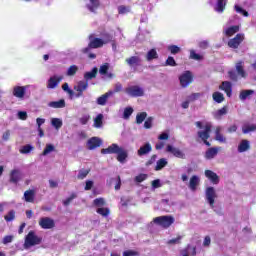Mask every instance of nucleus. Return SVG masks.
Segmentation results:
<instances>
[{"mask_svg":"<svg viewBox=\"0 0 256 256\" xmlns=\"http://www.w3.org/2000/svg\"><path fill=\"white\" fill-rule=\"evenodd\" d=\"M100 37L101 38H97L95 37L94 34H90L88 36V39L90 41L88 43V47L83 48L82 53L87 54L89 53V51H91V49H101L103 45H107L109 43H113V45H115V40H113V35H111L109 32L105 30L102 31L100 33Z\"/></svg>","mask_w":256,"mask_h":256,"instance_id":"nucleus-1","label":"nucleus"},{"mask_svg":"<svg viewBox=\"0 0 256 256\" xmlns=\"http://www.w3.org/2000/svg\"><path fill=\"white\" fill-rule=\"evenodd\" d=\"M101 153L102 155H117V161H119V163H125V161H127V157H129L127 150L119 147V145L115 143L110 145L108 148H103Z\"/></svg>","mask_w":256,"mask_h":256,"instance_id":"nucleus-2","label":"nucleus"},{"mask_svg":"<svg viewBox=\"0 0 256 256\" xmlns=\"http://www.w3.org/2000/svg\"><path fill=\"white\" fill-rule=\"evenodd\" d=\"M195 125L196 127H198V129H204L197 132L199 139L203 141L206 147H211V142H208L209 137H211V129L213 127L211 123H206L205 126L203 127V122L197 121Z\"/></svg>","mask_w":256,"mask_h":256,"instance_id":"nucleus-3","label":"nucleus"},{"mask_svg":"<svg viewBox=\"0 0 256 256\" xmlns=\"http://www.w3.org/2000/svg\"><path fill=\"white\" fill-rule=\"evenodd\" d=\"M153 222L156 225L163 227V229H169V227L175 223V218H173V216H159L154 218Z\"/></svg>","mask_w":256,"mask_h":256,"instance_id":"nucleus-4","label":"nucleus"},{"mask_svg":"<svg viewBox=\"0 0 256 256\" xmlns=\"http://www.w3.org/2000/svg\"><path fill=\"white\" fill-rule=\"evenodd\" d=\"M42 239L35 235L34 231H30L25 238V245L27 247H34V245H40Z\"/></svg>","mask_w":256,"mask_h":256,"instance_id":"nucleus-5","label":"nucleus"},{"mask_svg":"<svg viewBox=\"0 0 256 256\" xmlns=\"http://www.w3.org/2000/svg\"><path fill=\"white\" fill-rule=\"evenodd\" d=\"M205 195H206V201L209 203L210 207L213 209V207H215V199H217V192L215 191V188L212 186L207 187L205 191Z\"/></svg>","mask_w":256,"mask_h":256,"instance_id":"nucleus-6","label":"nucleus"},{"mask_svg":"<svg viewBox=\"0 0 256 256\" xmlns=\"http://www.w3.org/2000/svg\"><path fill=\"white\" fill-rule=\"evenodd\" d=\"M125 93L130 97H143V95H145L143 88L137 85L125 88Z\"/></svg>","mask_w":256,"mask_h":256,"instance_id":"nucleus-7","label":"nucleus"},{"mask_svg":"<svg viewBox=\"0 0 256 256\" xmlns=\"http://www.w3.org/2000/svg\"><path fill=\"white\" fill-rule=\"evenodd\" d=\"M89 89V82L86 80H80L76 86H74V91H77L75 97L79 99V97H83V92Z\"/></svg>","mask_w":256,"mask_h":256,"instance_id":"nucleus-8","label":"nucleus"},{"mask_svg":"<svg viewBox=\"0 0 256 256\" xmlns=\"http://www.w3.org/2000/svg\"><path fill=\"white\" fill-rule=\"evenodd\" d=\"M179 81L181 87H188V85L193 83V74L191 71H185L182 75L179 76Z\"/></svg>","mask_w":256,"mask_h":256,"instance_id":"nucleus-9","label":"nucleus"},{"mask_svg":"<svg viewBox=\"0 0 256 256\" xmlns=\"http://www.w3.org/2000/svg\"><path fill=\"white\" fill-rule=\"evenodd\" d=\"M243 41H245V35L237 34L234 38L228 41V47H230L231 49H239V45H241Z\"/></svg>","mask_w":256,"mask_h":256,"instance_id":"nucleus-10","label":"nucleus"},{"mask_svg":"<svg viewBox=\"0 0 256 256\" xmlns=\"http://www.w3.org/2000/svg\"><path fill=\"white\" fill-rule=\"evenodd\" d=\"M39 226L41 229H53L55 227V220L50 217H42L39 220Z\"/></svg>","mask_w":256,"mask_h":256,"instance_id":"nucleus-11","label":"nucleus"},{"mask_svg":"<svg viewBox=\"0 0 256 256\" xmlns=\"http://www.w3.org/2000/svg\"><path fill=\"white\" fill-rule=\"evenodd\" d=\"M166 151L167 153H171L174 157H177V159H185V153H183L181 149L175 148L172 145H167Z\"/></svg>","mask_w":256,"mask_h":256,"instance_id":"nucleus-12","label":"nucleus"},{"mask_svg":"<svg viewBox=\"0 0 256 256\" xmlns=\"http://www.w3.org/2000/svg\"><path fill=\"white\" fill-rule=\"evenodd\" d=\"M102 144L103 140H101L99 137H92L87 141V149H89V151H93V149H97V147Z\"/></svg>","mask_w":256,"mask_h":256,"instance_id":"nucleus-13","label":"nucleus"},{"mask_svg":"<svg viewBox=\"0 0 256 256\" xmlns=\"http://www.w3.org/2000/svg\"><path fill=\"white\" fill-rule=\"evenodd\" d=\"M220 91H224L227 97H231L233 95V84L229 81H223L219 86Z\"/></svg>","mask_w":256,"mask_h":256,"instance_id":"nucleus-14","label":"nucleus"},{"mask_svg":"<svg viewBox=\"0 0 256 256\" xmlns=\"http://www.w3.org/2000/svg\"><path fill=\"white\" fill-rule=\"evenodd\" d=\"M61 81H63V76L54 75L50 77L48 80L47 89H55V87H57Z\"/></svg>","mask_w":256,"mask_h":256,"instance_id":"nucleus-15","label":"nucleus"},{"mask_svg":"<svg viewBox=\"0 0 256 256\" xmlns=\"http://www.w3.org/2000/svg\"><path fill=\"white\" fill-rule=\"evenodd\" d=\"M125 63L128 64V67H141V57L139 56H130L125 59Z\"/></svg>","mask_w":256,"mask_h":256,"instance_id":"nucleus-16","label":"nucleus"},{"mask_svg":"<svg viewBox=\"0 0 256 256\" xmlns=\"http://www.w3.org/2000/svg\"><path fill=\"white\" fill-rule=\"evenodd\" d=\"M151 151H153V147L151 146V143L147 142L138 149L137 155L138 157H143V155H149Z\"/></svg>","mask_w":256,"mask_h":256,"instance_id":"nucleus-17","label":"nucleus"},{"mask_svg":"<svg viewBox=\"0 0 256 256\" xmlns=\"http://www.w3.org/2000/svg\"><path fill=\"white\" fill-rule=\"evenodd\" d=\"M205 177L213 183V185H219V175L212 170H205Z\"/></svg>","mask_w":256,"mask_h":256,"instance_id":"nucleus-18","label":"nucleus"},{"mask_svg":"<svg viewBox=\"0 0 256 256\" xmlns=\"http://www.w3.org/2000/svg\"><path fill=\"white\" fill-rule=\"evenodd\" d=\"M218 153H219V148L211 147V148L207 149L204 157H205V159H208V160L215 159V157H217Z\"/></svg>","mask_w":256,"mask_h":256,"instance_id":"nucleus-19","label":"nucleus"},{"mask_svg":"<svg viewBox=\"0 0 256 256\" xmlns=\"http://www.w3.org/2000/svg\"><path fill=\"white\" fill-rule=\"evenodd\" d=\"M199 183H201V179H199V176L193 175L189 181V189H191L192 191H197Z\"/></svg>","mask_w":256,"mask_h":256,"instance_id":"nucleus-20","label":"nucleus"},{"mask_svg":"<svg viewBox=\"0 0 256 256\" xmlns=\"http://www.w3.org/2000/svg\"><path fill=\"white\" fill-rule=\"evenodd\" d=\"M21 181V172L17 169H14L10 173V183L17 185Z\"/></svg>","mask_w":256,"mask_h":256,"instance_id":"nucleus-21","label":"nucleus"},{"mask_svg":"<svg viewBox=\"0 0 256 256\" xmlns=\"http://www.w3.org/2000/svg\"><path fill=\"white\" fill-rule=\"evenodd\" d=\"M97 73H99V69L97 67H94L90 72H85L84 81L89 83V81L97 77Z\"/></svg>","mask_w":256,"mask_h":256,"instance_id":"nucleus-22","label":"nucleus"},{"mask_svg":"<svg viewBox=\"0 0 256 256\" xmlns=\"http://www.w3.org/2000/svg\"><path fill=\"white\" fill-rule=\"evenodd\" d=\"M251 149V143L247 139L241 140L238 145V153H245V151H249Z\"/></svg>","mask_w":256,"mask_h":256,"instance_id":"nucleus-23","label":"nucleus"},{"mask_svg":"<svg viewBox=\"0 0 256 256\" xmlns=\"http://www.w3.org/2000/svg\"><path fill=\"white\" fill-rule=\"evenodd\" d=\"M24 201H26V203H35V190H26L24 192Z\"/></svg>","mask_w":256,"mask_h":256,"instance_id":"nucleus-24","label":"nucleus"},{"mask_svg":"<svg viewBox=\"0 0 256 256\" xmlns=\"http://www.w3.org/2000/svg\"><path fill=\"white\" fill-rule=\"evenodd\" d=\"M113 95V92H106L102 96L98 97L96 100L97 105L105 106L107 105V101L109 100V97Z\"/></svg>","mask_w":256,"mask_h":256,"instance_id":"nucleus-25","label":"nucleus"},{"mask_svg":"<svg viewBox=\"0 0 256 256\" xmlns=\"http://www.w3.org/2000/svg\"><path fill=\"white\" fill-rule=\"evenodd\" d=\"M228 113V108L227 106L222 107L221 109H218L213 113L214 119L217 121H220V119H223L224 115H227Z\"/></svg>","mask_w":256,"mask_h":256,"instance_id":"nucleus-26","label":"nucleus"},{"mask_svg":"<svg viewBox=\"0 0 256 256\" xmlns=\"http://www.w3.org/2000/svg\"><path fill=\"white\" fill-rule=\"evenodd\" d=\"M13 95L18 99H23V97H25V86H15L13 89Z\"/></svg>","mask_w":256,"mask_h":256,"instance_id":"nucleus-27","label":"nucleus"},{"mask_svg":"<svg viewBox=\"0 0 256 256\" xmlns=\"http://www.w3.org/2000/svg\"><path fill=\"white\" fill-rule=\"evenodd\" d=\"M48 107H51L52 109H63L65 107V100L60 99L58 101H51L48 103Z\"/></svg>","mask_w":256,"mask_h":256,"instance_id":"nucleus-28","label":"nucleus"},{"mask_svg":"<svg viewBox=\"0 0 256 256\" xmlns=\"http://www.w3.org/2000/svg\"><path fill=\"white\" fill-rule=\"evenodd\" d=\"M236 71L239 76L243 79L247 77V72H245V68H243V61H239L236 63Z\"/></svg>","mask_w":256,"mask_h":256,"instance_id":"nucleus-29","label":"nucleus"},{"mask_svg":"<svg viewBox=\"0 0 256 256\" xmlns=\"http://www.w3.org/2000/svg\"><path fill=\"white\" fill-rule=\"evenodd\" d=\"M215 140L219 141V143H227V138L221 134V127H217L215 130Z\"/></svg>","mask_w":256,"mask_h":256,"instance_id":"nucleus-30","label":"nucleus"},{"mask_svg":"<svg viewBox=\"0 0 256 256\" xmlns=\"http://www.w3.org/2000/svg\"><path fill=\"white\" fill-rule=\"evenodd\" d=\"M225 7H227V0H217L215 11L217 13H223Z\"/></svg>","mask_w":256,"mask_h":256,"instance_id":"nucleus-31","label":"nucleus"},{"mask_svg":"<svg viewBox=\"0 0 256 256\" xmlns=\"http://www.w3.org/2000/svg\"><path fill=\"white\" fill-rule=\"evenodd\" d=\"M235 33H239V26H237V25L228 27L225 31L226 37H233V35H235Z\"/></svg>","mask_w":256,"mask_h":256,"instance_id":"nucleus-32","label":"nucleus"},{"mask_svg":"<svg viewBox=\"0 0 256 256\" xmlns=\"http://www.w3.org/2000/svg\"><path fill=\"white\" fill-rule=\"evenodd\" d=\"M153 59H159V54H157V50H155L154 48L149 50L146 54L147 61H153Z\"/></svg>","mask_w":256,"mask_h":256,"instance_id":"nucleus-33","label":"nucleus"},{"mask_svg":"<svg viewBox=\"0 0 256 256\" xmlns=\"http://www.w3.org/2000/svg\"><path fill=\"white\" fill-rule=\"evenodd\" d=\"M212 99L216 103H223V101H225V96L221 92H214L212 94Z\"/></svg>","mask_w":256,"mask_h":256,"instance_id":"nucleus-34","label":"nucleus"},{"mask_svg":"<svg viewBox=\"0 0 256 256\" xmlns=\"http://www.w3.org/2000/svg\"><path fill=\"white\" fill-rule=\"evenodd\" d=\"M90 3V5H87V9H89L91 13H95V9H99V5H101V3L99 0H90Z\"/></svg>","mask_w":256,"mask_h":256,"instance_id":"nucleus-35","label":"nucleus"},{"mask_svg":"<svg viewBox=\"0 0 256 256\" xmlns=\"http://www.w3.org/2000/svg\"><path fill=\"white\" fill-rule=\"evenodd\" d=\"M96 213L101 215V217H109V215H111V210L109 208L101 207L97 208Z\"/></svg>","mask_w":256,"mask_h":256,"instance_id":"nucleus-36","label":"nucleus"},{"mask_svg":"<svg viewBox=\"0 0 256 256\" xmlns=\"http://www.w3.org/2000/svg\"><path fill=\"white\" fill-rule=\"evenodd\" d=\"M253 93H255V91H253V90H242L239 94V99L241 101H245L247 99V97L253 95Z\"/></svg>","mask_w":256,"mask_h":256,"instance_id":"nucleus-37","label":"nucleus"},{"mask_svg":"<svg viewBox=\"0 0 256 256\" xmlns=\"http://www.w3.org/2000/svg\"><path fill=\"white\" fill-rule=\"evenodd\" d=\"M94 127L96 129H101L103 127V114H98L94 119Z\"/></svg>","mask_w":256,"mask_h":256,"instance_id":"nucleus-38","label":"nucleus"},{"mask_svg":"<svg viewBox=\"0 0 256 256\" xmlns=\"http://www.w3.org/2000/svg\"><path fill=\"white\" fill-rule=\"evenodd\" d=\"M51 125L55 129L59 130V129H61V127H63V121L59 118H52L51 119Z\"/></svg>","mask_w":256,"mask_h":256,"instance_id":"nucleus-39","label":"nucleus"},{"mask_svg":"<svg viewBox=\"0 0 256 256\" xmlns=\"http://www.w3.org/2000/svg\"><path fill=\"white\" fill-rule=\"evenodd\" d=\"M167 165V159L161 158L157 161L155 171H161Z\"/></svg>","mask_w":256,"mask_h":256,"instance_id":"nucleus-40","label":"nucleus"},{"mask_svg":"<svg viewBox=\"0 0 256 256\" xmlns=\"http://www.w3.org/2000/svg\"><path fill=\"white\" fill-rule=\"evenodd\" d=\"M93 205L94 207H98V208H101V207H105V205H107V203L105 202V198H96L93 200Z\"/></svg>","mask_w":256,"mask_h":256,"instance_id":"nucleus-41","label":"nucleus"},{"mask_svg":"<svg viewBox=\"0 0 256 256\" xmlns=\"http://www.w3.org/2000/svg\"><path fill=\"white\" fill-rule=\"evenodd\" d=\"M252 131H256V124L244 125L242 127V132L244 135H247V133H251Z\"/></svg>","mask_w":256,"mask_h":256,"instance_id":"nucleus-42","label":"nucleus"},{"mask_svg":"<svg viewBox=\"0 0 256 256\" xmlns=\"http://www.w3.org/2000/svg\"><path fill=\"white\" fill-rule=\"evenodd\" d=\"M145 119H147V112L138 113L136 116V123L138 125H141V123H143V121H145Z\"/></svg>","mask_w":256,"mask_h":256,"instance_id":"nucleus-43","label":"nucleus"},{"mask_svg":"<svg viewBox=\"0 0 256 256\" xmlns=\"http://www.w3.org/2000/svg\"><path fill=\"white\" fill-rule=\"evenodd\" d=\"M228 77L230 81H233L234 83H237L239 81V76L237 75V72H235V70L228 71Z\"/></svg>","mask_w":256,"mask_h":256,"instance_id":"nucleus-44","label":"nucleus"},{"mask_svg":"<svg viewBox=\"0 0 256 256\" xmlns=\"http://www.w3.org/2000/svg\"><path fill=\"white\" fill-rule=\"evenodd\" d=\"M77 71H79V67H77V65H72L68 68L67 70V75L69 77H73L74 75L77 74Z\"/></svg>","mask_w":256,"mask_h":256,"instance_id":"nucleus-45","label":"nucleus"},{"mask_svg":"<svg viewBox=\"0 0 256 256\" xmlns=\"http://www.w3.org/2000/svg\"><path fill=\"white\" fill-rule=\"evenodd\" d=\"M168 51H170L171 55H177L181 53V48L177 45H170L168 46Z\"/></svg>","mask_w":256,"mask_h":256,"instance_id":"nucleus-46","label":"nucleus"},{"mask_svg":"<svg viewBox=\"0 0 256 256\" xmlns=\"http://www.w3.org/2000/svg\"><path fill=\"white\" fill-rule=\"evenodd\" d=\"M53 151H55V146L53 144H47L42 155H49V153H53Z\"/></svg>","mask_w":256,"mask_h":256,"instance_id":"nucleus-47","label":"nucleus"},{"mask_svg":"<svg viewBox=\"0 0 256 256\" xmlns=\"http://www.w3.org/2000/svg\"><path fill=\"white\" fill-rule=\"evenodd\" d=\"M121 91H123V84H121L120 82H117L114 85V90H109L108 92L113 93V95H115V93H121Z\"/></svg>","mask_w":256,"mask_h":256,"instance_id":"nucleus-48","label":"nucleus"},{"mask_svg":"<svg viewBox=\"0 0 256 256\" xmlns=\"http://www.w3.org/2000/svg\"><path fill=\"white\" fill-rule=\"evenodd\" d=\"M7 223L15 220V210H10L7 215L4 216Z\"/></svg>","mask_w":256,"mask_h":256,"instance_id":"nucleus-49","label":"nucleus"},{"mask_svg":"<svg viewBox=\"0 0 256 256\" xmlns=\"http://www.w3.org/2000/svg\"><path fill=\"white\" fill-rule=\"evenodd\" d=\"M31 151H33V146L30 144H27L20 149V153H22V155H27V153H31Z\"/></svg>","mask_w":256,"mask_h":256,"instance_id":"nucleus-50","label":"nucleus"},{"mask_svg":"<svg viewBox=\"0 0 256 256\" xmlns=\"http://www.w3.org/2000/svg\"><path fill=\"white\" fill-rule=\"evenodd\" d=\"M73 199H77V194L72 193L66 200H63L64 207L71 205V201H73Z\"/></svg>","mask_w":256,"mask_h":256,"instance_id":"nucleus-51","label":"nucleus"},{"mask_svg":"<svg viewBox=\"0 0 256 256\" xmlns=\"http://www.w3.org/2000/svg\"><path fill=\"white\" fill-rule=\"evenodd\" d=\"M108 71H109V63H105L102 66H100V69H99L100 75H107Z\"/></svg>","mask_w":256,"mask_h":256,"instance_id":"nucleus-52","label":"nucleus"},{"mask_svg":"<svg viewBox=\"0 0 256 256\" xmlns=\"http://www.w3.org/2000/svg\"><path fill=\"white\" fill-rule=\"evenodd\" d=\"M190 59H194V61H201V59H203V56H201L200 54H197L195 50H191Z\"/></svg>","mask_w":256,"mask_h":256,"instance_id":"nucleus-53","label":"nucleus"},{"mask_svg":"<svg viewBox=\"0 0 256 256\" xmlns=\"http://www.w3.org/2000/svg\"><path fill=\"white\" fill-rule=\"evenodd\" d=\"M166 65L169 67H177V62L173 56H169L166 60Z\"/></svg>","mask_w":256,"mask_h":256,"instance_id":"nucleus-54","label":"nucleus"},{"mask_svg":"<svg viewBox=\"0 0 256 256\" xmlns=\"http://www.w3.org/2000/svg\"><path fill=\"white\" fill-rule=\"evenodd\" d=\"M131 115H133V108H131V107L125 108L124 113H123V117L125 119H129L131 117Z\"/></svg>","mask_w":256,"mask_h":256,"instance_id":"nucleus-55","label":"nucleus"},{"mask_svg":"<svg viewBox=\"0 0 256 256\" xmlns=\"http://www.w3.org/2000/svg\"><path fill=\"white\" fill-rule=\"evenodd\" d=\"M147 177V174H139L134 178V181L135 183H143V181H146Z\"/></svg>","mask_w":256,"mask_h":256,"instance_id":"nucleus-56","label":"nucleus"},{"mask_svg":"<svg viewBox=\"0 0 256 256\" xmlns=\"http://www.w3.org/2000/svg\"><path fill=\"white\" fill-rule=\"evenodd\" d=\"M235 11L236 13H241V15H243L244 17H249V12H247V10L243 9L240 6H235Z\"/></svg>","mask_w":256,"mask_h":256,"instance_id":"nucleus-57","label":"nucleus"},{"mask_svg":"<svg viewBox=\"0 0 256 256\" xmlns=\"http://www.w3.org/2000/svg\"><path fill=\"white\" fill-rule=\"evenodd\" d=\"M118 13H119V15H125V13H129V7H127L125 5L119 6Z\"/></svg>","mask_w":256,"mask_h":256,"instance_id":"nucleus-58","label":"nucleus"},{"mask_svg":"<svg viewBox=\"0 0 256 256\" xmlns=\"http://www.w3.org/2000/svg\"><path fill=\"white\" fill-rule=\"evenodd\" d=\"M181 239H183L182 236H178L177 238L170 239L168 241V245H179V243H181Z\"/></svg>","mask_w":256,"mask_h":256,"instance_id":"nucleus-59","label":"nucleus"},{"mask_svg":"<svg viewBox=\"0 0 256 256\" xmlns=\"http://www.w3.org/2000/svg\"><path fill=\"white\" fill-rule=\"evenodd\" d=\"M89 175V170H80L77 179H85Z\"/></svg>","mask_w":256,"mask_h":256,"instance_id":"nucleus-60","label":"nucleus"},{"mask_svg":"<svg viewBox=\"0 0 256 256\" xmlns=\"http://www.w3.org/2000/svg\"><path fill=\"white\" fill-rule=\"evenodd\" d=\"M91 119V116H89L88 114L87 115H84L82 116L79 121L81 123V125H87V123H89V120Z\"/></svg>","mask_w":256,"mask_h":256,"instance_id":"nucleus-61","label":"nucleus"},{"mask_svg":"<svg viewBox=\"0 0 256 256\" xmlns=\"http://www.w3.org/2000/svg\"><path fill=\"white\" fill-rule=\"evenodd\" d=\"M123 256H139V253L135 250H126L123 252Z\"/></svg>","mask_w":256,"mask_h":256,"instance_id":"nucleus-62","label":"nucleus"},{"mask_svg":"<svg viewBox=\"0 0 256 256\" xmlns=\"http://www.w3.org/2000/svg\"><path fill=\"white\" fill-rule=\"evenodd\" d=\"M12 242H13V236H11V235L5 236V237L3 238V241H2V243H3L4 245H8V243H12Z\"/></svg>","mask_w":256,"mask_h":256,"instance_id":"nucleus-63","label":"nucleus"},{"mask_svg":"<svg viewBox=\"0 0 256 256\" xmlns=\"http://www.w3.org/2000/svg\"><path fill=\"white\" fill-rule=\"evenodd\" d=\"M18 118L21 121H27V113L25 111L18 112Z\"/></svg>","mask_w":256,"mask_h":256,"instance_id":"nucleus-64","label":"nucleus"}]
</instances>
